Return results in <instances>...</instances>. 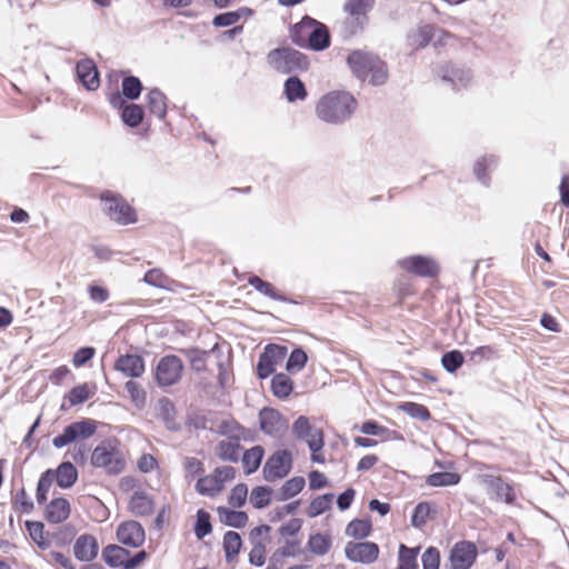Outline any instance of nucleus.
Instances as JSON below:
<instances>
[{
  "label": "nucleus",
  "instance_id": "1",
  "mask_svg": "<svg viewBox=\"0 0 569 569\" xmlns=\"http://www.w3.org/2000/svg\"><path fill=\"white\" fill-rule=\"evenodd\" d=\"M356 98L348 91L333 90L323 94L316 104V116L329 124H342L355 113Z\"/></svg>",
  "mask_w": 569,
  "mask_h": 569
},
{
  "label": "nucleus",
  "instance_id": "2",
  "mask_svg": "<svg viewBox=\"0 0 569 569\" xmlns=\"http://www.w3.org/2000/svg\"><path fill=\"white\" fill-rule=\"evenodd\" d=\"M291 41L302 49L323 51L331 44L329 28L310 16H305L289 28Z\"/></svg>",
  "mask_w": 569,
  "mask_h": 569
},
{
  "label": "nucleus",
  "instance_id": "3",
  "mask_svg": "<svg viewBox=\"0 0 569 569\" xmlns=\"http://www.w3.org/2000/svg\"><path fill=\"white\" fill-rule=\"evenodd\" d=\"M347 64L357 79L368 80L371 86H382L388 80L387 63L371 51L352 50L347 57Z\"/></svg>",
  "mask_w": 569,
  "mask_h": 569
},
{
  "label": "nucleus",
  "instance_id": "4",
  "mask_svg": "<svg viewBox=\"0 0 569 569\" xmlns=\"http://www.w3.org/2000/svg\"><path fill=\"white\" fill-rule=\"evenodd\" d=\"M266 60L268 66L280 74L295 76L303 73L310 67L308 56L289 46L270 50L267 53Z\"/></svg>",
  "mask_w": 569,
  "mask_h": 569
},
{
  "label": "nucleus",
  "instance_id": "5",
  "mask_svg": "<svg viewBox=\"0 0 569 569\" xmlns=\"http://www.w3.org/2000/svg\"><path fill=\"white\" fill-rule=\"evenodd\" d=\"M91 465L102 468L108 475H120L126 468V460L116 440H103L92 451Z\"/></svg>",
  "mask_w": 569,
  "mask_h": 569
},
{
  "label": "nucleus",
  "instance_id": "6",
  "mask_svg": "<svg viewBox=\"0 0 569 569\" xmlns=\"http://www.w3.org/2000/svg\"><path fill=\"white\" fill-rule=\"evenodd\" d=\"M103 212L118 224L127 226L137 221V212L119 193L106 190L100 194Z\"/></svg>",
  "mask_w": 569,
  "mask_h": 569
},
{
  "label": "nucleus",
  "instance_id": "7",
  "mask_svg": "<svg viewBox=\"0 0 569 569\" xmlns=\"http://www.w3.org/2000/svg\"><path fill=\"white\" fill-rule=\"evenodd\" d=\"M98 423L90 418H82L66 426L61 433L52 439V446L56 449H61L68 445H80L79 441L89 439L97 431Z\"/></svg>",
  "mask_w": 569,
  "mask_h": 569
},
{
  "label": "nucleus",
  "instance_id": "8",
  "mask_svg": "<svg viewBox=\"0 0 569 569\" xmlns=\"http://www.w3.org/2000/svg\"><path fill=\"white\" fill-rule=\"evenodd\" d=\"M292 469V455L288 449L273 452L262 468L263 479L268 482L286 478Z\"/></svg>",
  "mask_w": 569,
  "mask_h": 569
},
{
  "label": "nucleus",
  "instance_id": "9",
  "mask_svg": "<svg viewBox=\"0 0 569 569\" xmlns=\"http://www.w3.org/2000/svg\"><path fill=\"white\" fill-rule=\"evenodd\" d=\"M183 371V363L176 355L162 357L154 370V379L160 387H171L179 382Z\"/></svg>",
  "mask_w": 569,
  "mask_h": 569
},
{
  "label": "nucleus",
  "instance_id": "10",
  "mask_svg": "<svg viewBox=\"0 0 569 569\" xmlns=\"http://www.w3.org/2000/svg\"><path fill=\"white\" fill-rule=\"evenodd\" d=\"M287 352L288 348L286 346L268 343L259 356L256 367L257 377L263 380L271 376L276 366L286 358Z\"/></svg>",
  "mask_w": 569,
  "mask_h": 569
},
{
  "label": "nucleus",
  "instance_id": "11",
  "mask_svg": "<svg viewBox=\"0 0 569 569\" xmlns=\"http://www.w3.org/2000/svg\"><path fill=\"white\" fill-rule=\"evenodd\" d=\"M375 0H347L343 11L351 16L346 21L347 28L352 34L361 32L368 22V12L373 8Z\"/></svg>",
  "mask_w": 569,
  "mask_h": 569
},
{
  "label": "nucleus",
  "instance_id": "12",
  "mask_svg": "<svg viewBox=\"0 0 569 569\" xmlns=\"http://www.w3.org/2000/svg\"><path fill=\"white\" fill-rule=\"evenodd\" d=\"M398 264L407 272L413 273L422 278H433L440 272L438 262L428 256L413 254L402 258Z\"/></svg>",
  "mask_w": 569,
  "mask_h": 569
},
{
  "label": "nucleus",
  "instance_id": "13",
  "mask_svg": "<svg viewBox=\"0 0 569 569\" xmlns=\"http://www.w3.org/2000/svg\"><path fill=\"white\" fill-rule=\"evenodd\" d=\"M109 102L114 109H120L121 120L129 128L139 127L144 118V109L137 103H127L120 92H113L109 97Z\"/></svg>",
  "mask_w": 569,
  "mask_h": 569
},
{
  "label": "nucleus",
  "instance_id": "14",
  "mask_svg": "<svg viewBox=\"0 0 569 569\" xmlns=\"http://www.w3.org/2000/svg\"><path fill=\"white\" fill-rule=\"evenodd\" d=\"M345 555L349 561L370 565L379 557V546L372 541H349L345 547Z\"/></svg>",
  "mask_w": 569,
  "mask_h": 569
},
{
  "label": "nucleus",
  "instance_id": "15",
  "mask_svg": "<svg viewBox=\"0 0 569 569\" xmlns=\"http://www.w3.org/2000/svg\"><path fill=\"white\" fill-rule=\"evenodd\" d=\"M438 74L441 80L452 87L453 90H461L468 87L472 79L470 69L447 62L438 67Z\"/></svg>",
  "mask_w": 569,
  "mask_h": 569
},
{
  "label": "nucleus",
  "instance_id": "16",
  "mask_svg": "<svg viewBox=\"0 0 569 569\" xmlns=\"http://www.w3.org/2000/svg\"><path fill=\"white\" fill-rule=\"evenodd\" d=\"M449 559L451 569H470L477 559V547L472 541H459L451 548Z\"/></svg>",
  "mask_w": 569,
  "mask_h": 569
},
{
  "label": "nucleus",
  "instance_id": "17",
  "mask_svg": "<svg viewBox=\"0 0 569 569\" xmlns=\"http://www.w3.org/2000/svg\"><path fill=\"white\" fill-rule=\"evenodd\" d=\"M482 483L491 490L497 501H503L507 505H515L517 496L513 483L506 482L502 477L493 475H482Z\"/></svg>",
  "mask_w": 569,
  "mask_h": 569
},
{
  "label": "nucleus",
  "instance_id": "18",
  "mask_svg": "<svg viewBox=\"0 0 569 569\" xmlns=\"http://www.w3.org/2000/svg\"><path fill=\"white\" fill-rule=\"evenodd\" d=\"M116 535L119 542L130 548H139L146 540L144 529L136 520L121 522L117 528Z\"/></svg>",
  "mask_w": 569,
  "mask_h": 569
},
{
  "label": "nucleus",
  "instance_id": "19",
  "mask_svg": "<svg viewBox=\"0 0 569 569\" xmlns=\"http://www.w3.org/2000/svg\"><path fill=\"white\" fill-rule=\"evenodd\" d=\"M78 80L88 91H96L100 86V73L97 64L90 58L81 59L76 64Z\"/></svg>",
  "mask_w": 569,
  "mask_h": 569
},
{
  "label": "nucleus",
  "instance_id": "20",
  "mask_svg": "<svg viewBox=\"0 0 569 569\" xmlns=\"http://www.w3.org/2000/svg\"><path fill=\"white\" fill-rule=\"evenodd\" d=\"M113 368L131 379L139 378L146 370L144 359L138 353L120 355Z\"/></svg>",
  "mask_w": 569,
  "mask_h": 569
},
{
  "label": "nucleus",
  "instance_id": "21",
  "mask_svg": "<svg viewBox=\"0 0 569 569\" xmlns=\"http://www.w3.org/2000/svg\"><path fill=\"white\" fill-rule=\"evenodd\" d=\"M286 419L277 409L264 407L259 411L260 429L269 436L280 433L286 428Z\"/></svg>",
  "mask_w": 569,
  "mask_h": 569
},
{
  "label": "nucleus",
  "instance_id": "22",
  "mask_svg": "<svg viewBox=\"0 0 569 569\" xmlns=\"http://www.w3.org/2000/svg\"><path fill=\"white\" fill-rule=\"evenodd\" d=\"M99 543L94 536L83 533L78 537L73 545V553L77 560L88 562L97 558Z\"/></svg>",
  "mask_w": 569,
  "mask_h": 569
},
{
  "label": "nucleus",
  "instance_id": "23",
  "mask_svg": "<svg viewBox=\"0 0 569 569\" xmlns=\"http://www.w3.org/2000/svg\"><path fill=\"white\" fill-rule=\"evenodd\" d=\"M498 164L499 158L495 154H486L475 161L473 174L483 187H490V172L496 170Z\"/></svg>",
  "mask_w": 569,
  "mask_h": 569
},
{
  "label": "nucleus",
  "instance_id": "24",
  "mask_svg": "<svg viewBox=\"0 0 569 569\" xmlns=\"http://www.w3.org/2000/svg\"><path fill=\"white\" fill-rule=\"evenodd\" d=\"M70 512V502L66 498L59 497L47 505L44 518L50 523H61L69 518Z\"/></svg>",
  "mask_w": 569,
  "mask_h": 569
},
{
  "label": "nucleus",
  "instance_id": "25",
  "mask_svg": "<svg viewBox=\"0 0 569 569\" xmlns=\"http://www.w3.org/2000/svg\"><path fill=\"white\" fill-rule=\"evenodd\" d=\"M248 284L251 286L254 290L260 292L261 295L286 303L297 305L298 301L287 297L284 293L278 291L272 283L261 279L259 276L252 274L248 279Z\"/></svg>",
  "mask_w": 569,
  "mask_h": 569
},
{
  "label": "nucleus",
  "instance_id": "26",
  "mask_svg": "<svg viewBox=\"0 0 569 569\" xmlns=\"http://www.w3.org/2000/svg\"><path fill=\"white\" fill-rule=\"evenodd\" d=\"M128 509L136 517H147L154 510V500L147 492L136 490L130 497Z\"/></svg>",
  "mask_w": 569,
  "mask_h": 569
},
{
  "label": "nucleus",
  "instance_id": "27",
  "mask_svg": "<svg viewBox=\"0 0 569 569\" xmlns=\"http://www.w3.org/2000/svg\"><path fill=\"white\" fill-rule=\"evenodd\" d=\"M53 472L57 486L61 489L71 488L79 477L78 469L71 461H62Z\"/></svg>",
  "mask_w": 569,
  "mask_h": 569
},
{
  "label": "nucleus",
  "instance_id": "28",
  "mask_svg": "<svg viewBox=\"0 0 569 569\" xmlns=\"http://www.w3.org/2000/svg\"><path fill=\"white\" fill-rule=\"evenodd\" d=\"M147 107L151 114L156 116L159 120H163L167 116V97L158 88L149 90L146 96Z\"/></svg>",
  "mask_w": 569,
  "mask_h": 569
},
{
  "label": "nucleus",
  "instance_id": "29",
  "mask_svg": "<svg viewBox=\"0 0 569 569\" xmlns=\"http://www.w3.org/2000/svg\"><path fill=\"white\" fill-rule=\"evenodd\" d=\"M283 93L289 102L302 101L308 97L306 84L298 74L289 76L286 79Z\"/></svg>",
  "mask_w": 569,
  "mask_h": 569
},
{
  "label": "nucleus",
  "instance_id": "30",
  "mask_svg": "<svg viewBox=\"0 0 569 569\" xmlns=\"http://www.w3.org/2000/svg\"><path fill=\"white\" fill-rule=\"evenodd\" d=\"M130 551L119 545H108L102 549V559L111 568L123 567Z\"/></svg>",
  "mask_w": 569,
  "mask_h": 569
},
{
  "label": "nucleus",
  "instance_id": "31",
  "mask_svg": "<svg viewBox=\"0 0 569 569\" xmlns=\"http://www.w3.org/2000/svg\"><path fill=\"white\" fill-rule=\"evenodd\" d=\"M218 457L222 461L238 462L240 460V451L242 446L239 438L233 437L229 440H221L217 446Z\"/></svg>",
  "mask_w": 569,
  "mask_h": 569
},
{
  "label": "nucleus",
  "instance_id": "32",
  "mask_svg": "<svg viewBox=\"0 0 569 569\" xmlns=\"http://www.w3.org/2000/svg\"><path fill=\"white\" fill-rule=\"evenodd\" d=\"M217 512L220 516V521L232 528H244L248 522V515L242 510H233L227 507H218Z\"/></svg>",
  "mask_w": 569,
  "mask_h": 569
},
{
  "label": "nucleus",
  "instance_id": "33",
  "mask_svg": "<svg viewBox=\"0 0 569 569\" xmlns=\"http://www.w3.org/2000/svg\"><path fill=\"white\" fill-rule=\"evenodd\" d=\"M91 393L88 383H81L73 387L67 395H64L63 402L60 406L61 411H67L69 408L79 406L89 400Z\"/></svg>",
  "mask_w": 569,
  "mask_h": 569
},
{
  "label": "nucleus",
  "instance_id": "34",
  "mask_svg": "<svg viewBox=\"0 0 569 569\" xmlns=\"http://www.w3.org/2000/svg\"><path fill=\"white\" fill-rule=\"evenodd\" d=\"M174 403L167 397L159 400V416L169 431H180L181 426L176 421Z\"/></svg>",
  "mask_w": 569,
  "mask_h": 569
},
{
  "label": "nucleus",
  "instance_id": "35",
  "mask_svg": "<svg viewBox=\"0 0 569 569\" xmlns=\"http://www.w3.org/2000/svg\"><path fill=\"white\" fill-rule=\"evenodd\" d=\"M318 431H322L320 428H315L308 417L299 416L292 425V435L299 441H308L313 439Z\"/></svg>",
  "mask_w": 569,
  "mask_h": 569
},
{
  "label": "nucleus",
  "instance_id": "36",
  "mask_svg": "<svg viewBox=\"0 0 569 569\" xmlns=\"http://www.w3.org/2000/svg\"><path fill=\"white\" fill-rule=\"evenodd\" d=\"M217 349V345L209 351L193 347L183 350V353L188 358L192 370H194L196 372H203L207 370V359L209 355L213 353Z\"/></svg>",
  "mask_w": 569,
  "mask_h": 569
},
{
  "label": "nucleus",
  "instance_id": "37",
  "mask_svg": "<svg viewBox=\"0 0 569 569\" xmlns=\"http://www.w3.org/2000/svg\"><path fill=\"white\" fill-rule=\"evenodd\" d=\"M222 548L224 551L226 561H233L242 548V539L240 533L233 530L227 531L223 536Z\"/></svg>",
  "mask_w": 569,
  "mask_h": 569
},
{
  "label": "nucleus",
  "instance_id": "38",
  "mask_svg": "<svg viewBox=\"0 0 569 569\" xmlns=\"http://www.w3.org/2000/svg\"><path fill=\"white\" fill-rule=\"evenodd\" d=\"M420 547H408L400 543L398 550V568L397 569H419L418 553Z\"/></svg>",
  "mask_w": 569,
  "mask_h": 569
},
{
  "label": "nucleus",
  "instance_id": "39",
  "mask_svg": "<svg viewBox=\"0 0 569 569\" xmlns=\"http://www.w3.org/2000/svg\"><path fill=\"white\" fill-rule=\"evenodd\" d=\"M271 391L279 399H287L293 391V381L286 373H274L271 379Z\"/></svg>",
  "mask_w": 569,
  "mask_h": 569
},
{
  "label": "nucleus",
  "instance_id": "40",
  "mask_svg": "<svg viewBox=\"0 0 569 569\" xmlns=\"http://www.w3.org/2000/svg\"><path fill=\"white\" fill-rule=\"evenodd\" d=\"M263 456L264 449L259 445L253 446L249 450H246L241 458L244 467V473L251 475L256 472L262 462Z\"/></svg>",
  "mask_w": 569,
  "mask_h": 569
},
{
  "label": "nucleus",
  "instance_id": "41",
  "mask_svg": "<svg viewBox=\"0 0 569 569\" xmlns=\"http://www.w3.org/2000/svg\"><path fill=\"white\" fill-rule=\"evenodd\" d=\"M224 486L213 476H202L198 479L194 489L201 496L214 497L223 490Z\"/></svg>",
  "mask_w": 569,
  "mask_h": 569
},
{
  "label": "nucleus",
  "instance_id": "42",
  "mask_svg": "<svg viewBox=\"0 0 569 569\" xmlns=\"http://www.w3.org/2000/svg\"><path fill=\"white\" fill-rule=\"evenodd\" d=\"M306 486V480L301 476H295L287 480L279 490L278 500L286 501L299 495Z\"/></svg>",
  "mask_w": 569,
  "mask_h": 569
},
{
  "label": "nucleus",
  "instance_id": "43",
  "mask_svg": "<svg viewBox=\"0 0 569 569\" xmlns=\"http://www.w3.org/2000/svg\"><path fill=\"white\" fill-rule=\"evenodd\" d=\"M460 480L461 476L458 472L438 471L429 475L426 483L430 487H448L458 485Z\"/></svg>",
  "mask_w": 569,
  "mask_h": 569
},
{
  "label": "nucleus",
  "instance_id": "44",
  "mask_svg": "<svg viewBox=\"0 0 569 569\" xmlns=\"http://www.w3.org/2000/svg\"><path fill=\"white\" fill-rule=\"evenodd\" d=\"M143 90L141 80L136 76H127L121 82V96L130 101L137 100Z\"/></svg>",
  "mask_w": 569,
  "mask_h": 569
},
{
  "label": "nucleus",
  "instance_id": "45",
  "mask_svg": "<svg viewBox=\"0 0 569 569\" xmlns=\"http://www.w3.org/2000/svg\"><path fill=\"white\" fill-rule=\"evenodd\" d=\"M193 532L198 540H202L212 532L211 516L207 510H197Z\"/></svg>",
  "mask_w": 569,
  "mask_h": 569
},
{
  "label": "nucleus",
  "instance_id": "46",
  "mask_svg": "<svg viewBox=\"0 0 569 569\" xmlns=\"http://www.w3.org/2000/svg\"><path fill=\"white\" fill-rule=\"evenodd\" d=\"M333 493H323L313 498L308 508L307 515L310 518H316L332 507Z\"/></svg>",
  "mask_w": 569,
  "mask_h": 569
},
{
  "label": "nucleus",
  "instance_id": "47",
  "mask_svg": "<svg viewBox=\"0 0 569 569\" xmlns=\"http://www.w3.org/2000/svg\"><path fill=\"white\" fill-rule=\"evenodd\" d=\"M273 490L269 486H257L252 489L250 502L256 509H263L271 503Z\"/></svg>",
  "mask_w": 569,
  "mask_h": 569
},
{
  "label": "nucleus",
  "instance_id": "48",
  "mask_svg": "<svg viewBox=\"0 0 569 569\" xmlns=\"http://www.w3.org/2000/svg\"><path fill=\"white\" fill-rule=\"evenodd\" d=\"M308 362V355L301 347H296L290 352L287 363L286 370L289 373H296L301 371Z\"/></svg>",
  "mask_w": 569,
  "mask_h": 569
},
{
  "label": "nucleus",
  "instance_id": "49",
  "mask_svg": "<svg viewBox=\"0 0 569 569\" xmlns=\"http://www.w3.org/2000/svg\"><path fill=\"white\" fill-rule=\"evenodd\" d=\"M372 525L370 520L353 519L346 528V535L355 539H365L371 533Z\"/></svg>",
  "mask_w": 569,
  "mask_h": 569
},
{
  "label": "nucleus",
  "instance_id": "50",
  "mask_svg": "<svg viewBox=\"0 0 569 569\" xmlns=\"http://www.w3.org/2000/svg\"><path fill=\"white\" fill-rule=\"evenodd\" d=\"M465 363V356L460 350L447 351L441 357V366L449 373H455Z\"/></svg>",
  "mask_w": 569,
  "mask_h": 569
},
{
  "label": "nucleus",
  "instance_id": "51",
  "mask_svg": "<svg viewBox=\"0 0 569 569\" xmlns=\"http://www.w3.org/2000/svg\"><path fill=\"white\" fill-rule=\"evenodd\" d=\"M54 479V472L52 469H47L41 473L36 489V499L39 505H43L47 502L48 491L52 485Z\"/></svg>",
  "mask_w": 569,
  "mask_h": 569
},
{
  "label": "nucleus",
  "instance_id": "52",
  "mask_svg": "<svg viewBox=\"0 0 569 569\" xmlns=\"http://www.w3.org/2000/svg\"><path fill=\"white\" fill-rule=\"evenodd\" d=\"M331 543L329 535L315 533L309 537L308 548L312 553L323 556L330 550Z\"/></svg>",
  "mask_w": 569,
  "mask_h": 569
},
{
  "label": "nucleus",
  "instance_id": "53",
  "mask_svg": "<svg viewBox=\"0 0 569 569\" xmlns=\"http://www.w3.org/2000/svg\"><path fill=\"white\" fill-rule=\"evenodd\" d=\"M431 513V503L428 501H421L416 505L412 513H411V526L415 528H422Z\"/></svg>",
  "mask_w": 569,
  "mask_h": 569
},
{
  "label": "nucleus",
  "instance_id": "54",
  "mask_svg": "<svg viewBox=\"0 0 569 569\" xmlns=\"http://www.w3.org/2000/svg\"><path fill=\"white\" fill-rule=\"evenodd\" d=\"M24 526L29 532L30 538L40 549L46 550L49 548V541L43 538L44 525L41 521L27 520Z\"/></svg>",
  "mask_w": 569,
  "mask_h": 569
},
{
  "label": "nucleus",
  "instance_id": "55",
  "mask_svg": "<svg viewBox=\"0 0 569 569\" xmlns=\"http://www.w3.org/2000/svg\"><path fill=\"white\" fill-rule=\"evenodd\" d=\"M400 409L409 417L420 421H428L431 418L429 409L426 406L417 402H405L400 406Z\"/></svg>",
  "mask_w": 569,
  "mask_h": 569
},
{
  "label": "nucleus",
  "instance_id": "56",
  "mask_svg": "<svg viewBox=\"0 0 569 569\" xmlns=\"http://www.w3.org/2000/svg\"><path fill=\"white\" fill-rule=\"evenodd\" d=\"M325 446V435L323 431H318L313 439H310L308 441V447L311 451V461L315 463H325V457L322 453H319V451L322 450Z\"/></svg>",
  "mask_w": 569,
  "mask_h": 569
},
{
  "label": "nucleus",
  "instance_id": "57",
  "mask_svg": "<svg viewBox=\"0 0 569 569\" xmlns=\"http://www.w3.org/2000/svg\"><path fill=\"white\" fill-rule=\"evenodd\" d=\"M247 496L248 486L243 482H240L231 489L228 496V503L233 508H241L247 501Z\"/></svg>",
  "mask_w": 569,
  "mask_h": 569
},
{
  "label": "nucleus",
  "instance_id": "58",
  "mask_svg": "<svg viewBox=\"0 0 569 569\" xmlns=\"http://www.w3.org/2000/svg\"><path fill=\"white\" fill-rule=\"evenodd\" d=\"M143 281L156 288L167 289L170 279L160 269H150L144 273Z\"/></svg>",
  "mask_w": 569,
  "mask_h": 569
},
{
  "label": "nucleus",
  "instance_id": "59",
  "mask_svg": "<svg viewBox=\"0 0 569 569\" xmlns=\"http://www.w3.org/2000/svg\"><path fill=\"white\" fill-rule=\"evenodd\" d=\"M423 569H439L440 568V551L438 548L430 546L421 556Z\"/></svg>",
  "mask_w": 569,
  "mask_h": 569
},
{
  "label": "nucleus",
  "instance_id": "60",
  "mask_svg": "<svg viewBox=\"0 0 569 569\" xmlns=\"http://www.w3.org/2000/svg\"><path fill=\"white\" fill-rule=\"evenodd\" d=\"M436 31L437 28L433 24L421 26L415 36V42H417L420 48L427 47L433 39Z\"/></svg>",
  "mask_w": 569,
  "mask_h": 569
},
{
  "label": "nucleus",
  "instance_id": "61",
  "mask_svg": "<svg viewBox=\"0 0 569 569\" xmlns=\"http://www.w3.org/2000/svg\"><path fill=\"white\" fill-rule=\"evenodd\" d=\"M14 505L18 506V510L21 513L26 515L31 513L34 508L33 501L30 499L24 488H21L17 491L14 497Z\"/></svg>",
  "mask_w": 569,
  "mask_h": 569
},
{
  "label": "nucleus",
  "instance_id": "62",
  "mask_svg": "<svg viewBox=\"0 0 569 569\" xmlns=\"http://www.w3.org/2000/svg\"><path fill=\"white\" fill-rule=\"evenodd\" d=\"M498 350L493 346H480L471 352V360L479 362L498 358Z\"/></svg>",
  "mask_w": 569,
  "mask_h": 569
},
{
  "label": "nucleus",
  "instance_id": "63",
  "mask_svg": "<svg viewBox=\"0 0 569 569\" xmlns=\"http://www.w3.org/2000/svg\"><path fill=\"white\" fill-rule=\"evenodd\" d=\"M183 467L186 470L187 477H196L204 473L203 462L196 457H186L183 461Z\"/></svg>",
  "mask_w": 569,
  "mask_h": 569
},
{
  "label": "nucleus",
  "instance_id": "64",
  "mask_svg": "<svg viewBox=\"0 0 569 569\" xmlns=\"http://www.w3.org/2000/svg\"><path fill=\"white\" fill-rule=\"evenodd\" d=\"M96 353V349L90 346L79 348L72 358V363L74 367L80 368L84 366L88 361H90Z\"/></svg>",
  "mask_w": 569,
  "mask_h": 569
}]
</instances>
